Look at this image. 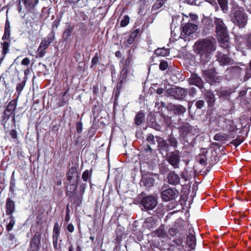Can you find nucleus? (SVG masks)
<instances>
[{
  "instance_id": "1",
  "label": "nucleus",
  "mask_w": 251,
  "mask_h": 251,
  "mask_svg": "<svg viewBox=\"0 0 251 251\" xmlns=\"http://www.w3.org/2000/svg\"><path fill=\"white\" fill-rule=\"evenodd\" d=\"M216 44L213 37L199 40L195 43V50L200 55L201 64H205L210 61L212 52L216 50Z\"/></svg>"
},
{
  "instance_id": "2",
  "label": "nucleus",
  "mask_w": 251,
  "mask_h": 251,
  "mask_svg": "<svg viewBox=\"0 0 251 251\" xmlns=\"http://www.w3.org/2000/svg\"><path fill=\"white\" fill-rule=\"evenodd\" d=\"M16 99L10 101L6 107L3 114L1 117L2 124L7 131H10L9 134L11 137L16 139Z\"/></svg>"
},
{
  "instance_id": "3",
  "label": "nucleus",
  "mask_w": 251,
  "mask_h": 251,
  "mask_svg": "<svg viewBox=\"0 0 251 251\" xmlns=\"http://www.w3.org/2000/svg\"><path fill=\"white\" fill-rule=\"evenodd\" d=\"M194 127L188 124L180 126L178 128V140L183 145L187 144L194 147L197 136L193 132Z\"/></svg>"
},
{
  "instance_id": "4",
  "label": "nucleus",
  "mask_w": 251,
  "mask_h": 251,
  "mask_svg": "<svg viewBox=\"0 0 251 251\" xmlns=\"http://www.w3.org/2000/svg\"><path fill=\"white\" fill-rule=\"evenodd\" d=\"M78 165L75 164L68 168L67 173V180L64 182L66 190L77 189L79 176L77 174Z\"/></svg>"
},
{
  "instance_id": "5",
  "label": "nucleus",
  "mask_w": 251,
  "mask_h": 251,
  "mask_svg": "<svg viewBox=\"0 0 251 251\" xmlns=\"http://www.w3.org/2000/svg\"><path fill=\"white\" fill-rule=\"evenodd\" d=\"M15 171L12 174L10 182V193H9V197L6 199L5 203V212L6 215L8 216L12 215L15 210V202L12 200V198L15 197V180L14 178Z\"/></svg>"
},
{
  "instance_id": "6",
  "label": "nucleus",
  "mask_w": 251,
  "mask_h": 251,
  "mask_svg": "<svg viewBox=\"0 0 251 251\" xmlns=\"http://www.w3.org/2000/svg\"><path fill=\"white\" fill-rule=\"evenodd\" d=\"M157 203V197L152 195H146L142 197L140 207L142 211L149 212L155 209Z\"/></svg>"
},
{
  "instance_id": "7",
  "label": "nucleus",
  "mask_w": 251,
  "mask_h": 251,
  "mask_svg": "<svg viewBox=\"0 0 251 251\" xmlns=\"http://www.w3.org/2000/svg\"><path fill=\"white\" fill-rule=\"evenodd\" d=\"M216 33L218 39L223 42H226L228 40L227 28L223 20L221 18H214Z\"/></svg>"
},
{
  "instance_id": "8",
  "label": "nucleus",
  "mask_w": 251,
  "mask_h": 251,
  "mask_svg": "<svg viewBox=\"0 0 251 251\" xmlns=\"http://www.w3.org/2000/svg\"><path fill=\"white\" fill-rule=\"evenodd\" d=\"M230 16L231 21L240 28H243L246 25L248 16L245 13L244 10H236L233 12L232 15Z\"/></svg>"
},
{
  "instance_id": "9",
  "label": "nucleus",
  "mask_w": 251,
  "mask_h": 251,
  "mask_svg": "<svg viewBox=\"0 0 251 251\" xmlns=\"http://www.w3.org/2000/svg\"><path fill=\"white\" fill-rule=\"evenodd\" d=\"M217 75L216 69L214 67L202 71L203 77L210 85H214L221 80V77L217 76Z\"/></svg>"
},
{
  "instance_id": "10",
  "label": "nucleus",
  "mask_w": 251,
  "mask_h": 251,
  "mask_svg": "<svg viewBox=\"0 0 251 251\" xmlns=\"http://www.w3.org/2000/svg\"><path fill=\"white\" fill-rule=\"evenodd\" d=\"M133 68H123L117 85V91H120L122 85L125 82L132 80L134 79Z\"/></svg>"
},
{
  "instance_id": "11",
  "label": "nucleus",
  "mask_w": 251,
  "mask_h": 251,
  "mask_svg": "<svg viewBox=\"0 0 251 251\" xmlns=\"http://www.w3.org/2000/svg\"><path fill=\"white\" fill-rule=\"evenodd\" d=\"M166 92L169 96L181 100L186 98V89L174 86L167 89Z\"/></svg>"
},
{
  "instance_id": "12",
  "label": "nucleus",
  "mask_w": 251,
  "mask_h": 251,
  "mask_svg": "<svg viewBox=\"0 0 251 251\" xmlns=\"http://www.w3.org/2000/svg\"><path fill=\"white\" fill-rule=\"evenodd\" d=\"M76 189H67L66 195L68 197V200L72 205L76 207L80 206L82 201L83 197L76 193Z\"/></svg>"
},
{
  "instance_id": "13",
  "label": "nucleus",
  "mask_w": 251,
  "mask_h": 251,
  "mask_svg": "<svg viewBox=\"0 0 251 251\" xmlns=\"http://www.w3.org/2000/svg\"><path fill=\"white\" fill-rule=\"evenodd\" d=\"M166 160L174 169L179 168L180 161V153L178 150H175L166 155Z\"/></svg>"
},
{
  "instance_id": "14",
  "label": "nucleus",
  "mask_w": 251,
  "mask_h": 251,
  "mask_svg": "<svg viewBox=\"0 0 251 251\" xmlns=\"http://www.w3.org/2000/svg\"><path fill=\"white\" fill-rule=\"evenodd\" d=\"M188 82L190 85H195L198 87L202 93L206 91L204 82L202 78L198 74L195 73H192L190 77L188 78Z\"/></svg>"
},
{
  "instance_id": "15",
  "label": "nucleus",
  "mask_w": 251,
  "mask_h": 251,
  "mask_svg": "<svg viewBox=\"0 0 251 251\" xmlns=\"http://www.w3.org/2000/svg\"><path fill=\"white\" fill-rule=\"evenodd\" d=\"M182 30L180 37L183 38L184 40H187L186 39L187 36H189L194 33L197 29L198 26L196 25L188 23L182 26Z\"/></svg>"
},
{
  "instance_id": "16",
  "label": "nucleus",
  "mask_w": 251,
  "mask_h": 251,
  "mask_svg": "<svg viewBox=\"0 0 251 251\" xmlns=\"http://www.w3.org/2000/svg\"><path fill=\"white\" fill-rule=\"evenodd\" d=\"M178 195V191L176 188H169L162 190L161 193V198L163 201H168L173 200Z\"/></svg>"
},
{
  "instance_id": "17",
  "label": "nucleus",
  "mask_w": 251,
  "mask_h": 251,
  "mask_svg": "<svg viewBox=\"0 0 251 251\" xmlns=\"http://www.w3.org/2000/svg\"><path fill=\"white\" fill-rule=\"evenodd\" d=\"M166 109L173 112L174 114L178 116H183L186 111V109L184 106L172 103H168L166 106Z\"/></svg>"
},
{
  "instance_id": "18",
  "label": "nucleus",
  "mask_w": 251,
  "mask_h": 251,
  "mask_svg": "<svg viewBox=\"0 0 251 251\" xmlns=\"http://www.w3.org/2000/svg\"><path fill=\"white\" fill-rule=\"evenodd\" d=\"M217 60L222 66L228 65L232 64L233 60L228 57L227 54L224 53L223 52L218 51L216 56Z\"/></svg>"
},
{
  "instance_id": "19",
  "label": "nucleus",
  "mask_w": 251,
  "mask_h": 251,
  "mask_svg": "<svg viewBox=\"0 0 251 251\" xmlns=\"http://www.w3.org/2000/svg\"><path fill=\"white\" fill-rule=\"evenodd\" d=\"M41 232L37 231L34 235L30 243V250L32 251H38L41 243Z\"/></svg>"
},
{
  "instance_id": "20",
  "label": "nucleus",
  "mask_w": 251,
  "mask_h": 251,
  "mask_svg": "<svg viewBox=\"0 0 251 251\" xmlns=\"http://www.w3.org/2000/svg\"><path fill=\"white\" fill-rule=\"evenodd\" d=\"M216 92L220 99L227 100L232 93L231 89L227 87H221L219 89L216 90Z\"/></svg>"
},
{
  "instance_id": "21",
  "label": "nucleus",
  "mask_w": 251,
  "mask_h": 251,
  "mask_svg": "<svg viewBox=\"0 0 251 251\" xmlns=\"http://www.w3.org/2000/svg\"><path fill=\"white\" fill-rule=\"evenodd\" d=\"M155 181V180L153 177L145 176L142 177L140 185L145 187L146 189H150L154 186Z\"/></svg>"
},
{
  "instance_id": "22",
  "label": "nucleus",
  "mask_w": 251,
  "mask_h": 251,
  "mask_svg": "<svg viewBox=\"0 0 251 251\" xmlns=\"http://www.w3.org/2000/svg\"><path fill=\"white\" fill-rule=\"evenodd\" d=\"M19 1V5L18 6V10L19 12L22 10V6L21 5L22 2L25 7L27 8H34L38 4L39 0H18Z\"/></svg>"
},
{
  "instance_id": "23",
  "label": "nucleus",
  "mask_w": 251,
  "mask_h": 251,
  "mask_svg": "<svg viewBox=\"0 0 251 251\" xmlns=\"http://www.w3.org/2000/svg\"><path fill=\"white\" fill-rule=\"evenodd\" d=\"M167 179L168 183L171 185L176 186L180 184V177L175 171H171L169 173Z\"/></svg>"
},
{
  "instance_id": "24",
  "label": "nucleus",
  "mask_w": 251,
  "mask_h": 251,
  "mask_svg": "<svg viewBox=\"0 0 251 251\" xmlns=\"http://www.w3.org/2000/svg\"><path fill=\"white\" fill-rule=\"evenodd\" d=\"M147 123L149 127H151L157 131H161V126L157 123L154 116L152 115L148 116Z\"/></svg>"
},
{
  "instance_id": "25",
  "label": "nucleus",
  "mask_w": 251,
  "mask_h": 251,
  "mask_svg": "<svg viewBox=\"0 0 251 251\" xmlns=\"http://www.w3.org/2000/svg\"><path fill=\"white\" fill-rule=\"evenodd\" d=\"M204 97L208 107L214 106L215 103L216 98L213 92L208 90L204 93Z\"/></svg>"
},
{
  "instance_id": "26",
  "label": "nucleus",
  "mask_w": 251,
  "mask_h": 251,
  "mask_svg": "<svg viewBox=\"0 0 251 251\" xmlns=\"http://www.w3.org/2000/svg\"><path fill=\"white\" fill-rule=\"evenodd\" d=\"M74 30V27L70 24H67L65 29L62 34V38L64 41L67 42L71 38L72 32Z\"/></svg>"
},
{
  "instance_id": "27",
  "label": "nucleus",
  "mask_w": 251,
  "mask_h": 251,
  "mask_svg": "<svg viewBox=\"0 0 251 251\" xmlns=\"http://www.w3.org/2000/svg\"><path fill=\"white\" fill-rule=\"evenodd\" d=\"M140 32L139 29H136L129 34V37L127 40L123 42L124 46L128 47V45H131L134 41L135 39L137 37Z\"/></svg>"
},
{
  "instance_id": "28",
  "label": "nucleus",
  "mask_w": 251,
  "mask_h": 251,
  "mask_svg": "<svg viewBox=\"0 0 251 251\" xmlns=\"http://www.w3.org/2000/svg\"><path fill=\"white\" fill-rule=\"evenodd\" d=\"M125 228L124 227L121 226L120 225L117 226L115 230L116 232V241L118 244H120L122 241L123 236L125 235Z\"/></svg>"
},
{
  "instance_id": "29",
  "label": "nucleus",
  "mask_w": 251,
  "mask_h": 251,
  "mask_svg": "<svg viewBox=\"0 0 251 251\" xmlns=\"http://www.w3.org/2000/svg\"><path fill=\"white\" fill-rule=\"evenodd\" d=\"M167 140L170 146L173 148L176 149L178 147V141L177 139L174 136L173 132L169 134L167 136Z\"/></svg>"
},
{
  "instance_id": "30",
  "label": "nucleus",
  "mask_w": 251,
  "mask_h": 251,
  "mask_svg": "<svg viewBox=\"0 0 251 251\" xmlns=\"http://www.w3.org/2000/svg\"><path fill=\"white\" fill-rule=\"evenodd\" d=\"M194 104L195 106L196 107V110L197 111H203V109L205 107V102L203 100H199L193 101L191 104L190 103H189V109L192 106V104Z\"/></svg>"
},
{
  "instance_id": "31",
  "label": "nucleus",
  "mask_w": 251,
  "mask_h": 251,
  "mask_svg": "<svg viewBox=\"0 0 251 251\" xmlns=\"http://www.w3.org/2000/svg\"><path fill=\"white\" fill-rule=\"evenodd\" d=\"M158 145L161 151H165L166 153L169 152L171 147L167 139H162L160 141L158 142Z\"/></svg>"
},
{
  "instance_id": "32",
  "label": "nucleus",
  "mask_w": 251,
  "mask_h": 251,
  "mask_svg": "<svg viewBox=\"0 0 251 251\" xmlns=\"http://www.w3.org/2000/svg\"><path fill=\"white\" fill-rule=\"evenodd\" d=\"M187 243L191 249H194L196 245V238L192 233H189L187 237Z\"/></svg>"
},
{
  "instance_id": "33",
  "label": "nucleus",
  "mask_w": 251,
  "mask_h": 251,
  "mask_svg": "<svg viewBox=\"0 0 251 251\" xmlns=\"http://www.w3.org/2000/svg\"><path fill=\"white\" fill-rule=\"evenodd\" d=\"M10 36V22L8 20H6L5 26L4 34L2 37V40H5L9 39Z\"/></svg>"
},
{
  "instance_id": "34",
  "label": "nucleus",
  "mask_w": 251,
  "mask_h": 251,
  "mask_svg": "<svg viewBox=\"0 0 251 251\" xmlns=\"http://www.w3.org/2000/svg\"><path fill=\"white\" fill-rule=\"evenodd\" d=\"M169 50L165 48H158L154 50V54L157 56H166L169 54Z\"/></svg>"
},
{
  "instance_id": "35",
  "label": "nucleus",
  "mask_w": 251,
  "mask_h": 251,
  "mask_svg": "<svg viewBox=\"0 0 251 251\" xmlns=\"http://www.w3.org/2000/svg\"><path fill=\"white\" fill-rule=\"evenodd\" d=\"M7 224L6 227V230L9 232L12 230L15 225V217L12 215L9 216L7 219Z\"/></svg>"
},
{
  "instance_id": "36",
  "label": "nucleus",
  "mask_w": 251,
  "mask_h": 251,
  "mask_svg": "<svg viewBox=\"0 0 251 251\" xmlns=\"http://www.w3.org/2000/svg\"><path fill=\"white\" fill-rule=\"evenodd\" d=\"M223 13L227 14L228 12V0H217Z\"/></svg>"
},
{
  "instance_id": "37",
  "label": "nucleus",
  "mask_w": 251,
  "mask_h": 251,
  "mask_svg": "<svg viewBox=\"0 0 251 251\" xmlns=\"http://www.w3.org/2000/svg\"><path fill=\"white\" fill-rule=\"evenodd\" d=\"M145 117V114L140 111L136 115L134 119L135 123L137 126L140 125L144 120Z\"/></svg>"
},
{
  "instance_id": "38",
  "label": "nucleus",
  "mask_w": 251,
  "mask_h": 251,
  "mask_svg": "<svg viewBox=\"0 0 251 251\" xmlns=\"http://www.w3.org/2000/svg\"><path fill=\"white\" fill-rule=\"evenodd\" d=\"M100 58V52H96L94 57L92 59L90 68L92 69L95 68L97 65L99 63Z\"/></svg>"
},
{
  "instance_id": "39",
  "label": "nucleus",
  "mask_w": 251,
  "mask_h": 251,
  "mask_svg": "<svg viewBox=\"0 0 251 251\" xmlns=\"http://www.w3.org/2000/svg\"><path fill=\"white\" fill-rule=\"evenodd\" d=\"M92 175V169L85 170L82 175V178L84 181H91V177Z\"/></svg>"
},
{
  "instance_id": "40",
  "label": "nucleus",
  "mask_w": 251,
  "mask_h": 251,
  "mask_svg": "<svg viewBox=\"0 0 251 251\" xmlns=\"http://www.w3.org/2000/svg\"><path fill=\"white\" fill-rule=\"evenodd\" d=\"M15 239V235L12 233H9L8 234V240L11 242V243H9V249L8 251H15L14 249L16 247V245L12 247L13 243L14 242V240Z\"/></svg>"
},
{
  "instance_id": "41",
  "label": "nucleus",
  "mask_w": 251,
  "mask_h": 251,
  "mask_svg": "<svg viewBox=\"0 0 251 251\" xmlns=\"http://www.w3.org/2000/svg\"><path fill=\"white\" fill-rule=\"evenodd\" d=\"M197 93V90L194 87H190L186 89V96L188 94L191 97H194L196 96Z\"/></svg>"
},
{
  "instance_id": "42",
  "label": "nucleus",
  "mask_w": 251,
  "mask_h": 251,
  "mask_svg": "<svg viewBox=\"0 0 251 251\" xmlns=\"http://www.w3.org/2000/svg\"><path fill=\"white\" fill-rule=\"evenodd\" d=\"M179 20V18L177 17H173L172 21L171 24V34L173 35V32L174 31V29L177 27L178 25L177 23V20Z\"/></svg>"
},
{
  "instance_id": "43",
  "label": "nucleus",
  "mask_w": 251,
  "mask_h": 251,
  "mask_svg": "<svg viewBox=\"0 0 251 251\" xmlns=\"http://www.w3.org/2000/svg\"><path fill=\"white\" fill-rule=\"evenodd\" d=\"M244 141L243 137H241L240 136H238L236 138L232 140L230 143L233 145L235 147H237Z\"/></svg>"
},
{
  "instance_id": "44",
  "label": "nucleus",
  "mask_w": 251,
  "mask_h": 251,
  "mask_svg": "<svg viewBox=\"0 0 251 251\" xmlns=\"http://www.w3.org/2000/svg\"><path fill=\"white\" fill-rule=\"evenodd\" d=\"M55 33L52 30V31L48 35L46 38L44 39L46 40L48 43L50 44L55 39Z\"/></svg>"
},
{
  "instance_id": "45",
  "label": "nucleus",
  "mask_w": 251,
  "mask_h": 251,
  "mask_svg": "<svg viewBox=\"0 0 251 251\" xmlns=\"http://www.w3.org/2000/svg\"><path fill=\"white\" fill-rule=\"evenodd\" d=\"M231 8L230 11V15H232L233 12H235L236 10L240 9L244 10V9L242 7H240L239 5L235 1H232L230 3Z\"/></svg>"
},
{
  "instance_id": "46",
  "label": "nucleus",
  "mask_w": 251,
  "mask_h": 251,
  "mask_svg": "<svg viewBox=\"0 0 251 251\" xmlns=\"http://www.w3.org/2000/svg\"><path fill=\"white\" fill-rule=\"evenodd\" d=\"M131 60L132 58L131 56H128L126 58V61L125 63H123V64L124 65V68H132V66L131 64Z\"/></svg>"
},
{
  "instance_id": "47",
  "label": "nucleus",
  "mask_w": 251,
  "mask_h": 251,
  "mask_svg": "<svg viewBox=\"0 0 251 251\" xmlns=\"http://www.w3.org/2000/svg\"><path fill=\"white\" fill-rule=\"evenodd\" d=\"M150 246L151 249H150L149 248H147L146 247H141V249L143 251H152L154 249H156L157 250L160 251V249L157 247V244L155 243H151Z\"/></svg>"
},
{
  "instance_id": "48",
  "label": "nucleus",
  "mask_w": 251,
  "mask_h": 251,
  "mask_svg": "<svg viewBox=\"0 0 251 251\" xmlns=\"http://www.w3.org/2000/svg\"><path fill=\"white\" fill-rule=\"evenodd\" d=\"M155 233L159 237L165 238L166 235L165 231L161 227H159L158 229L156 230Z\"/></svg>"
},
{
  "instance_id": "49",
  "label": "nucleus",
  "mask_w": 251,
  "mask_h": 251,
  "mask_svg": "<svg viewBox=\"0 0 251 251\" xmlns=\"http://www.w3.org/2000/svg\"><path fill=\"white\" fill-rule=\"evenodd\" d=\"M129 22V17L128 15H125L124 17L120 23V25L121 27H126L128 25Z\"/></svg>"
},
{
  "instance_id": "50",
  "label": "nucleus",
  "mask_w": 251,
  "mask_h": 251,
  "mask_svg": "<svg viewBox=\"0 0 251 251\" xmlns=\"http://www.w3.org/2000/svg\"><path fill=\"white\" fill-rule=\"evenodd\" d=\"M146 140L150 144H155L154 136L152 134H148Z\"/></svg>"
},
{
  "instance_id": "51",
  "label": "nucleus",
  "mask_w": 251,
  "mask_h": 251,
  "mask_svg": "<svg viewBox=\"0 0 251 251\" xmlns=\"http://www.w3.org/2000/svg\"><path fill=\"white\" fill-rule=\"evenodd\" d=\"M15 62H16V59L14 60L13 64L15 63ZM13 64L11 65V66L10 67L9 70H8V73L10 74V76L12 77V78L10 79L11 82L12 83H14V82H15L14 77L13 76V75L14 74V72H12V70L13 68Z\"/></svg>"
},
{
  "instance_id": "52",
  "label": "nucleus",
  "mask_w": 251,
  "mask_h": 251,
  "mask_svg": "<svg viewBox=\"0 0 251 251\" xmlns=\"http://www.w3.org/2000/svg\"><path fill=\"white\" fill-rule=\"evenodd\" d=\"M50 45V44L49 43H48V42L46 40L44 39L40 43V45L39 47V50H41V49L43 50H46Z\"/></svg>"
},
{
  "instance_id": "53",
  "label": "nucleus",
  "mask_w": 251,
  "mask_h": 251,
  "mask_svg": "<svg viewBox=\"0 0 251 251\" xmlns=\"http://www.w3.org/2000/svg\"><path fill=\"white\" fill-rule=\"evenodd\" d=\"M162 6V4L160 1L156 0L152 6V10H157Z\"/></svg>"
},
{
  "instance_id": "54",
  "label": "nucleus",
  "mask_w": 251,
  "mask_h": 251,
  "mask_svg": "<svg viewBox=\"0 0 251 251\" xmlns=\"http://www.w3.org/2000/svg\"><path fill=\"white\" fill-rule=\"evenodd\" d=\"M199 156L200 157L199 159V163L202 165H206V158L205 155L200 154L199 155Z\"/></svg>"
},
{
  "instance_id": "55",
  "label": "nucleus",
  "mask_w": 251,
  "mask_h": 251,
  "mask_svg": "<svg viewBox=\"0 0 251 251\" xmlns=\"http://www.w3.org/2000/svg\"><path fill=\"white\" fill-rule=\"evenodd\" d=\"M168 66V64L166 61H162L159 64V69L162 71L166 70Z\"/></svg>"
},
{
  "instance_id": "56",
  "label": "nucleus",
  "mask_w": 251,
  "mask_h": 251,
  "mask_svg": "<svg viewBox=\"0 0 251 251\" xmlns=\"http://www.w3.org/2000/svg\"><path fill=\"white\" fill-rule=\"evenodd\" d=\"M86 183H82L79 187V195H81L82 197L85 193V189L86 187Z\"/></svg>"
},
{
  "instance_id": "57",
  "label": "nucleus",
  "mask_w": 251,
  "mask_h": 251,
  "mask_svg": "<svg viewBox=\"0 0 251 251\" xmlns=\"http://www.w3.org/2000/svg\"><path fill=\"white\" fill-rule=\"evenodd\" d=\"M25 84V81H23L22 82L20 83L18 85H17V91H18L19 93L21 92L23 89H24Z\"/></svg>"
},
{
  "instance_id": "58",
  "label": "nucleus",
  "mask_w": 251,
  "mask_h": 251,
  "mask_svg": "<svg viewBox=\"0 0 251 251\" xmlns=\"http://www.w3.org/2000/svg\"><path fill=\"white\" fill-rule=\"evenodd\" d=\"M53 233H60V226L58 222H56L54 225Z\"/></svg>"
},
{
  "instance_id": "59",
  "label": "nucleus",
  "mask_w": 251,
  "mask_h": 251,
  "mask_svg": "<svg viewBox=\"0 0 251 251\" xmlns=\"http://www.w3.org/2000/svg\"><path fill=\"white\" fill-rule=\"evenodd\" d=\"M83 125L81 122H78L76 123V131L78 133H80L82 131Z\"/></svg>"
},
{
  "instance_id": "60",
  "label": "nucleus",
  "mask_w": 251,
  "mask_h": 251,
  "mask_svg": "<svg viewBox=\"0 0 251 251\" xmlns=\"http://www.w3.org/2000/svg\"><path fill=\"white\" fill-rule=\"evenodd\" d=\"M46 50L41 49L39 50V47H38L37 50V53L38 57H43L45 56L46 51H45Z\"/></svg>"
},
{
  "instance_id": "61",
  "label": "nucleus",
  "mask_w": 251,
  "mask_h": 251,
  "mask_svg": "<svg viewBox=\"0 0 251 251\" xmlns=\"http://www.w3.org/2000/svg\"><path fill=\"white\" fill-rule=\"evenodd\" d=\"M224 139V136L219 134L217 133L214 136V140L217 141H221Z\"/></svg>"
},
{
  "instance_id": "62",
  "label": "nucleus",
  "mask_w": 251,
  "mask_h": 251,
  "mask_svg": "<svg viewBox=\"0 0 251 251\" xmlns=\"http://www.w3.org/2000/svg\"><path fill=\"white\" fill-rule=\"evenodd\" d=\"M165 251H180V250L174 245H170Z\"/></svg>"
},
{
  "instance_id": "63",
  "label": "nucleus",
  "mask_w": 251,
  "mask_h": 251,
  "mask_svg": "<svg viewBox=\"0 0 251 251\" xmlns=\"http://www.w3.org/2000/svg\"><path fill=\"white\" fill-rule=\"evenodd\" d=\"M247 47L248 49H251V33L249 35L248 38L246 40Z\"/></svg>"
},
{
  "instance_id": "64",
  "label": "nucleus",
  "mask_w": 251,
  "mask_h": 251,
  "mask_svg": "<svg viewBox=\"0 0 251 251\" xmlns=\"http://www.w3.org/2000/svg\"><path fill=\"white\" fill-rule=\"evenodd\" d=\"M177 231V230L175 228H171L169 230V233L170 235L172 236H174L175 235H176Z\"/></svg>"
}]
</instances>
